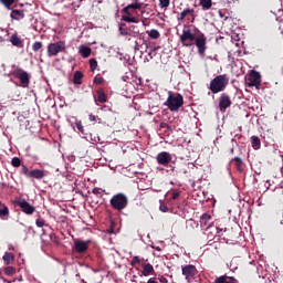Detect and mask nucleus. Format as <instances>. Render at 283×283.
<instances>
[{"label":"nucleus","instance_id":"1","mask_svg":"<svg viewBox=\"0 0 283 283\" xmlns=\"http://www.w3.org/2000/svg\"><path fill=\"white\" fill-rule=\"evenodd\" d=\"M170 112H178L185 105V97L180 93L168 92L167 101L164 103Z\"/></svg>","mask_w":283,"mask_h":283},{"label":"nucleus","instance_id":"2","mask_svg":"<svg viewBox=\"0 0 283 283\" xmlns=\"http://www.w3.org/2000/svg\"><path fill=\"white\" fill-rule=\"evenodd\" d=\"M229 85V77L227 74L217 75L211 80L209 90L212 94H220V92H224L227 86Z\"/></svg>","mask_w":283,"mask_h":283},{"label":"nucleus","instance_id":"3","mask_svg":"<svg viewBox=\"0 0 283 283\" xmlns=\"http://www.w3.org/2000/svg\"><path fill=\"white\" fill-rule=\"evenodd\" d=\"M109 202L112 209H115V211H123V209H127V207H129V198H127L123 192L114 195Z\"/></svg>","mask_w":283,"mask_h":283},{"label":"nucleus","instance_id":"4","mask_svg":"<svg viewBox=\"0 0 283 283\" xmlns=\"http://www.w3.org/2000/svg\"><path fill=\"white\" fill-rule=\"evenodd\" d=\"M66 51L67 46L65 45V41L49 43L46 48V54L49 57L59 56V54L65 53Z\"/></svg>","mask_w":283,"mask_h":283},{"label":"nucleus","instance_id":"5","mask_svg":"<svg viewBox=\"0 0 283 283\" xmlns=\"http://www.w3.org/2000/svg\"><path fill=\"white\" fill-rule=\"evenodd\" d=\"M196 33L191 32V29H184L182 34L180 35V42L184 48H191L196 41Z\"/></svg>","mask_w":283,"mask_h":283},{"label":"nucleus","instance_id":"6","mask_svg":"<svg viewBox=\"0 0 283 283\" xmlns=\"http://www.w3.org/2000/svg\"><path fill=\"white\" fill-rule=\"evenodd\" d=\"M21 172L27 178H34L35 180H43V178H45V171L44 170H41V169L30 170L28 168V166H25V165H22Z\"/></svg>","mask_w":283,"mask_h":283},{"label":"nucleus","instance_id":"7","mask_svg":"<svg viewBox=\"0 0 283 283\" xmlns=\"http://www.w3.org/2000/svg\"><path fill=\"white\" fill-rule=\"evenodd\" d=\"M119 34H122V36H132L133 39H136L140 34V29L136 25L125 27V24H122L119 27Z\"/></svg>","mask_w":283,"mask_h":283},{"label":"nucleus","instance_id":"8","mask_svg":"<svg viewBox=\"0 0 283 283\" xmlns=\"http://www.w3.org/2000/svg\"><path fill=\"white\" fill-rule=\"evenodd\" d=\"M261 84L262 75H260V72L258 71H252L247 81L248 87H255L256 90H260Z\"/></svg>","mask_w":283,"mask_h":283},{"label":"nucleus","instance_id":"9","mask_svg":"<svg viewBox=\"0 0 283 283\" xmlns=\"http://www.w3.org/2000/svg\"><path fill=\"white\" fill-rule=\"evenodd\" d=\"M12 74L15 78H19L22 87H29L30 74L28 72L23 71V69H15Z\"/></svg>","mask_w":283,"mask_h":283},{"label":"nucleus","instance_id":"10","mask_svg":"<svg viewBox=\"0 0 283 283\" xmlns=\"http://www.w3.org/2000/svg\"><path fill=\"white\" fill-rule=\"evenodd\" d=\"M15 205L20 207L21 211L25 213L27 216H32L34 211H36V208L34 206L30 205L25 199H19L15 200Z\"/></svg>","mask_w":283,"mask_h":283},{"label":"nucleus","instance_id":"11","mask_svg":"<svg viewBox=\"0 0 283 283\" xmlns=\"http://www.w3.org/2000/svg\"><path fill=\"white\" fill-rule=\"evenodd\" d=\"M181 273L185 275L186 280H193V277L198 275V269H196V265L192 264L182 265Z\"/></svg>","mask_w":283,"mask_h":283},{"label":"nucleus","instance_id":"12","mask_svg":"<svg viewBox=\"0 0 283 283\" xmlns=\"http://www.w3.org/2000/svg\"><path fill=\"white\" fill-rule=\"evenodd\" d=\"M233 104V102H231V96H229V94L227 93H222L219 97V109L220 112H227V109H229V107Z\"/></svg>","mask_w":283,"mask_h":283},{"label":"nucleus","instance_id":"13","mask_svg":"<svg viewBox=\"0 0 283 283\" xmlns=\"http://www.w3.org/2000/svg\"><path fill=\"white\" fill-rule=\"evenodd\" d=\"M91 244H92V240H86V241L75 240L73 249L76 253H85L87 249H90Z\"/></svg>","mask_w":283,"mask_h":283},{"label":"nucleus","instance_id":"14","mask_svg":"<svg viewBox=\"0 0 283 283\" xmlns=\"http://www.w3.org/2000/svg\"><path fill=\"white\" fill-rule=\"evenodd\" d=\"M134 10H143V3L138 0H134V3L127 4L122 12L128 14V17H134Z\"/></svg>","mask_w":283,"mask_h":283},{"label":"nucleus","instance_id":"15","mask_svg":"<svg viewBox=\"0 0 283 283\" xmlns=\"http://www.w3.org/2000/svg\"><path fill=\"white\" fill-rule=\"evenodd\" d=\"M185 19H188V21L191 19V23H193L196 21V10L185 9L181 11L177 17V21H185Z\"/></svg>","mask_w":283,"mask_h":283},{"label":"nucleus","instance_id":"16","mask_svg":"<svg viewBox=\"0 0 283 283\" xmlns=\"http://www.w3.org/2000/svg\"><path fill=\"white\" fill-rule=\"evenodd\" d=\"M195 45L198 48L199 54H205V52H207V36L201 34L200 36L196 38Z\"/></svg>","mask_w":283,"mask_h":283},{"label":"nucleus","instance_id":"17","mask_svg":"<svg viewBox=\"0 0 283 283\" xmlns=\"http://www.w3.org/2000/svg\"><path fill=\"white\" fill-rule=\"evenodd\" d=\"M156 160L158 165H163V167H167L169 163H171V154L168 151H161L157 155Z\"/></svg>","mask_w":283,"mask_h":283},{"label":"nucleus","instance_id":"18","mask_svg":"<svg viewBox=\"0 0 283 283\" xmlns=\"http://www.w3.org/2000/svg\"><path fill=\"white\" fill-rule=\"evenodd\" d=\"M142 269H143L142 275H144V277H149V275H154V273L156 272L151 263H143Z\"/></svg>","mask_w":283,"mask_h":283},{"label":"nucleus","instance_id":"19","mask_svg":"<svg viewBox=\"0 0 283 283\" xmlns=\"http://www.w3.org/2000/svg\"><path fill=\"white\" fill-rule=\"evenodd\" d=\"M9 41L14 48H23V40L17 33L12 34Z\"/></svg>","mask_w":283,"mask_h":283},{"label":"nucleus","instance_id":"20","mask_svg":"<svg viewBox=\"0 0 283 283\" xmlns=\"http://www.w3.org/2000/svg\"><path fill=\"white\" fill-rule=\"evenodd\" d=\"M214 283H238L235 277L222 275L216 279Z\"/></svg>","mask_w":283,"mask_h":283},{"label":"nucleus","instance_id":"21","mask_svg":"<svg viewBox=\"0 0 283 283\" xmlns=\"http://www.w3.org/2000/svg\"><path fill=\"white\" fill-rule=\"evenodd\" d=\"M11 19H13L14 21H20L21 19H25V13H23V10H12L11 14H10Z\"/></svg>","mask_w":283,"mask_h":283},{"label":"nucleus","instance_id":"22","mask_svg":"<svg viewBox=\"0 0 283 283\" xmlns=\"http://www.w3.org/2000/svg\"><path fill=\"white\" fill-rule=\"evenodd\" d=\"M80 54L83 59H90V56H92V49L90 46L82 45L80 48Z\"/></svg>","mask_w":283,"mask_h":283},{"label":"nucleus","instance_id":"23","mask_svg":"<svg viewBox=\"0 0 283 283\" xmlns=\"http://www.w3.org/2000/svg\"><path fill=\"white\" fill-rule=\"evenodd\" d=\"M211 220V214L203 213L200 218V224L201 227H211V223L209 222Z\"/></svg>","mask_w":283,"mask_h":283},{"label":"nucleus","instance_id":"24","mask_svg":"<svg viewBox=\"0 0 283 283\" xmlns=\"http://www.w3.org/2000/svg\"><path fill=\"white\" fill-rule=\"evenodd\" d=\"M83 72L75 71L73 75V83L74 85H81L83 83Z\"/></svg>","mask_w":283,"mask_h":283},{"label":"nucleus","instance_id":"25","mask_svg":"<svg viewBox=\"0 0 283 283\" xmlns=\"http://www.w3.org/2000/svg\"><path fill=\"white\" fill-rule=\"evenodd\" d=\"M230 163H234V167L237 171H242V166L244 165V161L240 157H234L230 160Z\"/></svg>","mask_w":283,"mask_h":283},{"label":"nucleus","instance_id":"26","mask_svg":"<svg viewBox=\"0 0 283 283\" xmlns=\"http://www.w3.org/2000/svg\"><path fill=\"white\" fill-rule=\"evenodd\" d=\"M251 145H252L253 149H255V150L260 149V147H262V142L260 140V137L252 136L251 137Z\"/></svg>","mask_w":283,"mask_h":283},{"label":"nucleus","instance_id":"27","mask_svg":"<svg viewBox=\"0 0 283 283\" xmlns=\"http://www.w3.org/2000/svg\"><path fill=\"white\" fill-rule=\"evenodd\" d=\"M10 216V209L4 203H0V218Z\"/></svg>","mask_w":283,"mask_h":283},{"label":"nucleus","instance_id":"28","mask_svg":"<svg viewBox=\"0 0 283 283\" xmlns=\"http://www.w3.org/2000/svg\"><path fill=\"white\" fill-rule=\"evenodd\" d=\"M122 21H125L126 23H138L139 20L136 17L126 14L122 17Z\"/></svg>","mask_w":283,"mask_h":283},{"label":"nucleus","instance_id":"29","mask_svg":"<svg viewBox=\"0 0 283 283\" xmlns=\"http://www.w3.org/2000/svg\"><path fill=\"white\" fill-rule=\"evenodd\" d=\"M97 101L98 103H107V95L105 94V91H97Z\"/></svg>","mask_w":283,"mask_h":283},{"label":"nucleus","instance_id":"30","mask_svg":"<svg viewBox=\"0 0 283 283\" xmlns=\"http://www.w3.org/2000/svg\"><path fill=\"white\" fill-rule=\"evenodd\" d=\"M200 6L202 7V10H211V6H213L212 0H200Z\"/></svg>","mask_w":283,"mask_h":283},{"label":"nucleus","instance_id":"31","mask_svg":"<svg viewBox=\"0 0 283 283\" xmlns=\"http://www.w3.org/2000/svg\"><path fill=\"white\" fill-rule=\"evenodd\" d=\"M146 33L148 34V36L150 39H160V32L156 29H151L150 31H146Z\"/></svg>","mask_w":283,"mask_h":283},{"label":"nucleus","instance_id":"32","mask_svg":"<svg viewBox=\"0 0 283 283\" xmlns=\"http://www.w3.org/2000/svg\"><path fill=\"white\" fill-rule=\"evenodd\" d=\"M2 260H3L4 264H10V262H12V260H14V255L12 253L6 252L4 255L2 256Z\"/></svg>","mask_w":283,"mask_h":283},{"label":"nucleus","instance_id":"33","mask_svg":"<svg viewBox=\"0 0 283 283\" xmlns=\"http://www.w3.org/2000/svg\"><path fill=\"white\" fill-rule=\"evenodd\" d=\"M171 6V0H159V8L167 10Z\"/></svg>","mask_w":283,"mask_h":283},{"label":"nucleus","instance_id":"34","mask_svg":"<svg viewBox=\"0 0 283 283\" xmlns=\"http://www.w3.org/2000/svg\"><path fill=\"white\" fill-rule=\"evenodd\" d=\"M33 52H39V50H43V42H34L32 44Z\"/></svg>","mask_w":283,"mask_h":283},{"label":"nucleus","instance_id":"35","mask_svg":"<svg viewBox=\"0 0 283 283\" xmlns=\"http://www.w3.org/2000/svg\"><path fill=\"white\" fill-rule=\"evenodd\" d=\"M90 67H91L92 72H94L96 70V67H98V62L96 61V59L90 60Z\"/></svg>","mask_w":283,"mask_h":283},{"label":"nucleus","instance_id":"36","mask_svg":"<svg viewBox=\"0 0 283 283\" xmlns=\"http://www.w3.org/2000/svg\"><path fill=\"white\" fill-rule=\"evenodd\" d=\"M93 83H95V85H103V83H105V78L103 76H95Z\"/></svg>","mask_w":283,"mask_h":283},{"label":"nucleus","instance_id":"37","mask_svg":"<svg viewBox=\"0 0 283 283\" xmlns=\"http://www.w3.org/2000/svg\"><path fill=\"white\" fill-rule=\"evenodd\" d=\"M12 167H21V159L19 157H13L11 160Z\"/></svg>","mask_w":283,"mask_h":283},{"label":"nucleus","instance_id":"38","mask_svg":"<svg viewBox=\"0 0 283 283\" xmlns=\"http://www.w3.org/2000/svg\"><path fill=\"white\" fill-rule=\"evenodd\" d=\"M159 211H161L163 213H168L169 207H167V205L165 202H161L159 206Z\"/></svg>","mask_w":283,"mask_h":283},{"label":"nucleus","instance_id":"39","mask_svg":"<svg viewBox=\"0 0 283 283\" xmlns=\"http://www.w3.org/2000/svg\"><path fill=\"white\" fill-rule=\"evenodd\" d=\"M4 8H10L14 3V0H0Z\"/></svg>","mask_w":283,"mask_h":283},{"label":"nucleus","instance_id":"40","mask_svg":"<svg viewBox=\"0 0 283 283\" xmlns=\"http://www.w3.org/2000/svg\"><path fill=\"white\" fill-rule=\"evenodd\" d=\"M136 264H140V256H133L130 266H136Z\"/></svg>","mask_w":283,"mask_h":283},{"label":"nucleus","instance_id":"41","mask_svg":"<svg viewBox=\"0 0 283 283\" xmlns=\"http://www.w3.org/2000/svg\"><path fill=\"white\" fill-rule=\"evenodd\" d=\"M4 274H6V275H13V274H14V268H12V266H7V268L4 269Z\"/></svg>","mask_w":283,"mask_h":283},{"label":"nucleus","instance_id":"42","mask_svg":"<svg viewBox=\"0 0 283 283\" xmlns=\"http://www.w3.org/2000/svg\"><path fill=\"white\" fill-rule=\"evenodd\" d=\"M35 224L41 229L42 227H45V220L39 218L35 220Z\"/></svg>","mask_w":283,"mask_h":283},{"label":"nucleus","instance_id":"43","mask_svg":"<svg viewBox=\"0 0 283 283\" xmlns=\"http://www.w3.org/2000/svg\"><path fill=\"white\" fill-rule=\"evenodd\" d=\"M49 238H50L51 242H54V244H59V237H56L55 233H51L49 235Z\"/></svg>","mask_w":283,"mask_h":283},{"label":"nucleus","instance_id":"44","mask_svg":"<svg viewBox=\"0 0 283 283\" xmlns=\"http://www.w3.org/2000/svg\"><path fill=\"white\" fill-rule=\"evenodd\" d=\"M75 127H76V129H77L78 132H81V134H84V133H85V130L83 129V123L76 122V123H75Z\"/></svg>","mask_w":283,"mask_h":283},{"label":"nucleus","instance_id":"45","mask_svg":"<svg viewBox=\"0 0 283 283\" xmlns=\"http://www.w3.org/2000/svg\"><path fill=\"white\" fill-rule=\"evenodd\" d=\"M93 193L94 196H99V193H105V190L103 188H94Z\"/></svg>","mask_w":283,"mask_h":283},{"label":"nucleus","instance_id":"46","mask_svg":"<svg viewBox=\"0 0 283 283\" xmlns=\"http://www.w3.org/2000/svg\"><path fill=\"white\" fill-rule=\"evenodd\" d=\"M159 127H160V129H171V126H169V124H167L165 122L160 123Z\"/></svg>","mask_w":283,"mask_h":283},{"label":"nucleus","instance_id":"47","mask_svg":"<svg viewBox=\"0 0 283 283\" xmlns=\"http://www.w3.org/2000/svg\"><path fill=\"white\" fill-rule=\"evenodd\" d=\"M171 198L172 200H178V198H180V192L174 191Z\"/></svg>","mask_w":283,"mask_h":283},{"label":"nucleus","instance_id":"48","mask_svg":"<svg viewBox=\"0 0 283 283\" xmlns=\"http://www.w3.org/2000/svg\"><path fill=\"white\" fill-rule=\"evenodd\" d=\"M160 283H168L169 281L164 275L158 276Z\"/></svg>","mask_w":283,"mask_h":283},{"label":"nucleus","instance_id":"49","mask_svg":"<svg viewBox=\"0 0 283 283\" xmlns=\"http://www.w3.org/2000/svg\"><path fill=\"white\" fill-rule=\"evenodd\" d=\"M88 120H91L92 123H95L96 115H93V114L88 115Z\"/></svg>","mask_w":283,"mask_h":283},{"label":"nucleus","instance_id":"50","mask_svg":"<svg viewBox=\"0 0 283 283\" xmlns=\"http://www.w3.org/2000/svg\"><path fill=\"white\" fill-rule=\"evenodd\" d=\"M233 154H235V149L233 147H231L229 150H228V156H233Z\"/></svg>","mask_w":283,"mask_h":283},{"label":"nucleus","instance_id":"51","mask_svg":"<svg viewBox=\"0 0 283 283\" xmlns=\"http://www.w3.org/2000/svg\"><path fill=\"white\" fill-rule=\"evenodd\" d=\"M0 187H1V189H6V187H8V184L2 182V184L0 185Z\"/></svg>","mask_w":283,"mask_h":283},{"label":"nucleus","instance_id":"52","mask_svg":"<svg viewBox=\"0 0 283 283\" xmlns=\"http://www.w3.org/2000/svg\"><path fill=\"white\" fill-rule=\"evenodd\" d=\"M147 283H158V282H156V280H154V279H149V280L147 281Z\"/></svg>","mask_w":283,"mask_h":283},{"label":"nucleus","instance_id":"53","mask_svg":"<svg viewBox=\"0 0 283 283\" xmlns=\"http://www.w3.org/2000/svg\"><path fill=\"white\" fill-rule=\"evenodd\" d=\"M1 280H2V282H4V283H11V282L8 281L6 277H2Z\"/></svg>","mask_w":283,"mask_h":283},{"label":"nucleus","instance_id":"54","mask_svg":"<svg viewBox=\"0 0 283 283\" xmlns=\"http://www.w3.org/2000/svg\"><path fill=\"white\" fill-rule=\"evenodd\" d=\"M3 279V276L0 274V280H2Z\"/></svg>","mask_w":283,"mask_h":283},{"label":"nucleus","instance_id":"55","mask_svg":"<svg viewBox=\"0 0 283 283\" xmlns=\"http://www.w3.org/2000/svg\"><path fill=\"white\" fill-rule=\"evenodd\" d=\"M232 143H235V139H232Z\"/></svg>","mask_w":283,"mask_h":283}]
</instances>
